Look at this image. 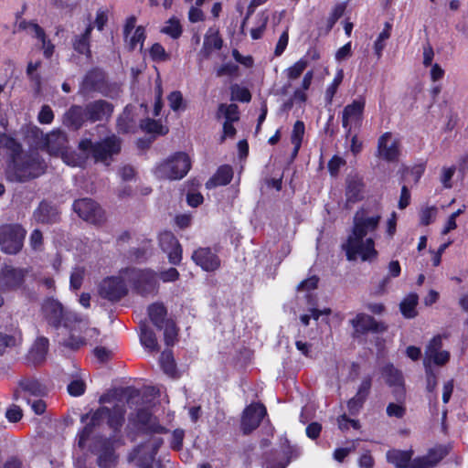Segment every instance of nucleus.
Listing matches in <instances>:
<instances>
[{
	"label": "nucleus",
	"instance_id": "obj_1",
	"mask_svg": "<svg viewBox=\"0 0 468 468\" xmlns=\"http://www.w3.org/2000/svg\"><path fill=\"white\" fill-rule=\"evenodd\" d=\"M412 453V451L390 450L387 452V460L397 468H432L448 453V450L443 446L431 449L427 455L415 459L409 466Z\"/></svg>",
	"mask_w": 468,
	"mask_h": 468
},
{
	"label": "nucleus",
	"instance_id": "obj_2",
	"mask_svg": "<svg viewBox=\"0 0 468 468\" xmlns=\"http://www.w3.org/2000/svg\"><path fill=\"white\" fill-rule=\"evenodd\" d=\"M43 315L47 323L56 329L63 327L68 332L80 326L82 317L77 313L65 308L58 300L47 299L42 305Z\"/></svg>",
	"mask_w": 468,
	"mask_h": 468
},
{
	"label": "nucleus",
	"instance_id": "obj_3",
	"mask_svg": "<svg viewBox=\"0 0 468 468\" xmlns=\"http://www.w3.org/2000/svg\"><path fill=\"white\" fill-rule=\"evenodd\" d=\"M341 247L349 261L360 260L361 261L371 262L377 260L378 256L373 237H363L350 232Z\"/></svg>",
	"mask_w": 468,
	"mask_h": 468
},
{
	"label": "nucleus",
	"instance_id": "obj_4",
	"mask_svg": "<svg viewBox=\"0 0 468 468\" xmlns=\"http://www.w3.org/2000/svg\"><path fill=\"white\" fill-rule=\"evenodd\" d=\"M79 147L83 152L90 153L96 162L109 165L112 156L121 151V141L112 134L95 144L90 139H84L80 142Z\"/></svg>",
	"mask_w": 468,
	"mask_h": 468
},
{
	"label": "nucleus",
	"instance_id": "obj_5",
	"mask_svg": "<svg viewBox=\"0 0 468 468\" xmlns=\"http://www.w3.org/2000/svg\"><path fill=\"white\" fill-rule=\"evenodd\" d=\"M190 167L189 156L185 153H176L159 164L155 167L154 175L161 179L178 180L187 174Z\"/></svg>",
	"mask_w": 468,
	"mask_h": 468
},
{
	"label": "nucleus",
	"instance_id": "obj_6",
	"mask_svg": "<svg viewBox=\"0 0 468 468\" xmlns=\"http://www.w3.org/2000/svg\"><path fill=\"white\" fill-rule=\"evenodd\" d=\"M27 230L19 224L0 226V247L6 254H16L23 247Z\"/></svg>",
	"mask_w": 468,
	"mask_h": 468
},
{
	"label": "nucleus",
	"instance_id": "obj_7",
	"mask_svg": "<svg viewBox=\"0 0 468 468\" xmlns=\"http://www.w3.org/2000/svg\"><path fill=\"white\" fill-rule=\"evenodd\" d=\"M381 218L382 215L378 211L358 210L354 215L351 232L363 237L374 238Z\"/></svg>",
	"mask_w": 468,
	"mask_h": 468
},
{
	"label": "nucleus",
	"instance_id": "obj_8",
	"mask_svg": "<svg viewBox=\"0 0 468 468\" xmlns=\"http://www.w3.org/2000/svg\"><path fill=\"white\" fill-rule=\"evenodd\" d=\"M14 164L16 176L20 181L37 177L45 170V165L37 154L15 157Z\"/></svg>",
	"mask_w": 468,
	"mask_h": 468
},
{
	"label": "nucleus",
	"instance_id": "obj_9",
	"mask_svg": "<svg viewBox=\"0 0 468 468\" xmlns=\"http://www.w3.org/2000/svg\"><path fill=\"white\" fill-rule=\"evenodd\" d=\"M129 279L136 292L142 296L154 294L157 292V275L151 270H132L128 271Z\"/></svg>",
	"mask_w": 468,
	"mask_h": 468
},
{
	"label": "nucleus",
	"instance_id": "obj_10",
	"mask_svg": "<svg viewBox=\"0 0 468 468\" xmlns=\"http://www.w3.org/2000/svg\"><path fill=\"white\" fill-rule=\"evenodd\" d=\"M99 331L94 327H87V322L82 318L80 326L75 324V329L69 332V337L63 338L59 343L70 349H78L89 341L96 340Z\"/></svg>",
	"mask_w": 468,
	"mask_h": 468
},
{
	"label": "nucleus",
	"instance_id": "obj_11",
	"mask_svg": "<svg viewBox=\"0 0 468 468\" xmlns=\"http://www.w3.org/2000/svg\"><path fill=\"white\" fill-rule=\"evenodd\" d=\"M162 444L160 438H151L145 443L140 445L129 456L131 462H134L140 468H152L154 456Z\"/></svg>",
	"mask_w": 468,
	"mask_h": 468
},
{
	"label": "nucleus",
	"instance_id": "obj_12",
	"mask_svg": "<svg viewBox=\"0 0 468 468\" xmlns=\"http://www.w3.org/2000/svg\"><path fill=\"white\" fill-rule=\"evenodd\" d=\"M127 292L125 282L120 276L107 277L98 286L100 296L111 302L119 301L127 294Z\"/></svg>",
	"mask_w": 468,
	"mask_h": 468
},
{
	"label": "nucleus",
	"instance_id": "obj_13",
	"mask_svg": "<svg viewBox=\"0 0 468 468\" xmlns=\"http://www.w3.org/2000/svg\"><path fill=\"white\" fill-rule=\"evenodd\" d=\"M442 340L441 335H435L427 345L424 352L423 366L431 367V365L444 366L450 360V352L441 350Z\"/></svg>",
	"mask_w": 468,
	"mask_h": 468
},
{
	"label": "nucleus",
	"instance_id": "obj_14",
	"mask_svg": "<svg viewBox=\"0 0 468 468\" xmlns=\"http://www.w3.org/2000/svg\"><path fill=\"white\" fill-rule=\"evenodd\" d=\"M124 41L130 50L137 48L142 50L145 40V29L144 27H136V17L129 16L123 26Z\"/></svg>",
	"mask_w": 468,
	"mask_h": 468
},
{
	"label": "nucleus",
	"instance_id": "obj_15",
	"mask_svg": "<svg viewBox=\"0 0 468 468\" xmlns=\"http://www.w3.org/2000/svg\"><path fill=\"white\" fill-rule=\"evenodd\" d=\"M366 105V100L359 97L345 106L342 112V125L350 134L353 126L360 124Z\"/></svg>",
	"mask_w": 468,
	"mask_h": 468
},
{
	"label": "nucleus",
	"instance_id": "obj_16",
	"mask_svg": "<svg viewBox=\"0 0 468 468\" xmlns=\"http://www.w3.org/2000/svg\"><path fill=\"white\" fill-rule=\"evenodd\" d=\"M73 208L81 218L90 223L98 224L104 219L103 210L90 198L76 200Z\"/></svg>",
	"mask_w": 468,
	"mask_h": 468
},
{
	"label": "nucleus",
	"instance_id": "obj_17",
	"mask_svg": "<svg viewBox=\"0 0 468 468\" xmlns=\"http://www.w3.org/2000/svg\"><path fill=\"white\" fill-rule=\"evenodd\" d=\"M192 261L203 271L211 272L220 268V259L209 247H199L191 255Z\"/></svg>",
	"mask_w": 468,
	"mask_h": 468
},
{
	"label": "nucleus",
	"instance_id": "obj_18",
	"mask_svg": "<svg viewBox=\"0 0 468 468\" xmlns=\"http://www.w3.org/2000/svg\"><path fill=\"white\" fill-rule=\"evenodd\" d=\"M106 415H109V408L101 407L96 411L92 412L90 415L87 414L81 417V422L85 423V426L78 435L79 447H84L86 441L92 433L93 428L105 420Z\"/></svg>",
	"mask_w": 468,
	"mask_h": 468
},
{
	"label": "nucleus",
	"instance_id": "obj_19",
	"mask_svg": "<svg viewBox=\"0 0 468 468\" xmlns=\"http://www.w3.org/2000/svg\"><path fill=\"white\" fill-rule=\"evenodd\" d=\"M47 394L46 387L34 378H23L18 381L17 388L14 391V399H29L28 396L42 397Z\"/></svg>",
	"mask_w": 468,
	"mask_h": 468
},
{
	"label": "nucleus",
	"instance_id": "obj_20",
	"mask_svg": "<svg viewBox=\"0 0 468 468\" xmlns=\"http://www.w3.org/2000/svg\"><path fill=\"white\" fill-rule=\"evenodd\" d=\"M34 133L37 136L38 133L41 135V146L47 149L50 154L55 155L60 153L62 154L67 146L68 140L66 133L60 130H56L44 135L38 128H35Z\"/></svg>",
	"mask_w": 468,
	"mask_h": 468
},
{
	"label": "nucleus",
	"instance_id": "obj_21",
	"mask_svg": "<svg viewBox=\"0 0 468 468\" xmlns=\"http://www.w3.org/2000/svg\"><path fill=\"white\" fill-rule=\"evenodd\" d=\"M266 408L260 403H252L248 406L242 415L241 430L244 434L254 431L261 423L262 418L266 415Z\"/></svg>",
	"mask_w": 468,
	"mask_h": 468
},
{
	"label": "nucleus",
	"instance_id": "obj_22",
	"mask_svg": "<svg viewBox=\"0 0 468 468\" xmlns=\"http://www.w3.org/2000/svg\"><path fill=\"white\" fill-rule=\"evenodd\" d=\"M159 245L162 250L167 254L168 261L171 264H180L182 261V248L177 239L172 232H162L159 235Z\"/></svg>",
	"mask_w": 468,
	"mask_h": 468
},
{
	"label": "nucleus",
	"instance_id": "obj_23",
	"mask_svg": "<svg viewBox=\"0 0 468 468\" xmlns=\"http://www.w3.org/2000/svg\"><path fill=\"white\" fill-rule=\"evenodd\" d=\"M377 154L388 162L398 161L399 142L390 133H385L378 138Z\"/></svg>",
	"mask_w": 468,
	"mask_h": 468
},
{
	"label": "nucleus",
	"instance_id": "obj_24",
	"mask_svg": "<svg viewBox=\"0 0 468 468\" xmlns=\"http://www.w3.org/2000/svg\"><path fill=\"white\" fill-rule=\"evenodd\" d=\"M356 335H364L368 332L380 333L386 331L387 327L383 323L376 321L372 316L366 314H357L350 320Z\"/></svg>",
	"mask_w": 468,
	"mask_h": 468
},
{
	"label": "nucleus",
	"instance_id": "obj_25",
	"mask_svg": "<svg viewBox=\"0 0 468 468\" xmlns=\"http://www.w3.org/2000/svg\"><path fill=\"white\" fill-rule=\"evenodd\" d=\"M26 270L5 266L2 270L0 286L4 291H15L19 289L25 281Z\"/></svg>",
	"mask_w": 468,
	"mask_h": 468
},
{
	"label": "nucleus",
	"instance_id": "obj_26",
	"mask_svg": "<svg viewBox=\"0 0 468 468\" xmlns=\"http://www.w3.org/2000/svg\"><path fill=\"white\" fill-rule=\"evenodd\" d=\"M112 112L113 106L104 100L94 101L86 105V115L91 122L109 119Z\"/></svg>",
	"mask_w": 468,
	"mask_h": 468
},
{
	"label": "nucleus",
	"instance_id": "obj_27",
	"mask_svg": "<svg viewBox=\"0 0 468 468\" xmlns=\"http://www.w3.org/2000/svg\"><path fill=\"white\" fill-rule=\"evenodd\" d=\"M382 374L386 382L393 388L396 399L405 398L404 381L401 373L392 365H388L383 368Z\"/></svg>",
	"mask_w": 468,
	"mask_h": 468
},
{
	"label": "nucleus",
	"instance_id": "obj_28",
	"mask_svg": "<svg viewBox=\"0 0 468 468\" xmlns=\"http://www.w3.org/2000/svg\"><path fill=\"white\" fill-rule=\"evenodd\" d=\"M222 45L223 40L218 30L210 27L204 37L203 46L199 51L200 58L203 59L209 58L214 51L219 50L222 48Z\"/></svg>",
	"mask_w": 468,
	"mask_h": 468
},
{
	"label": "nucleus",
	"instance_id": "obj_29",
	"mask_svg": "<svg viewBox=\"0 0 468 468\" xmlns=\"http://www.w3.org/2000/svg\"><path fill=\"white\" fill-rule=\"evenodd\" d=\"M371 384V377L367 376L362 379L356 395L347 402V407L351 413H356L362 408L363 404L368 397Z\"/></svg>",
	"mask_w": 468,
	"mask_h": 468
},
{
	"label": "nucleus",
	"instance_id": "obj_30",
	"mask_svg": "<svg viewBox=\"0 0 468 468\" xmlns=\"http://www.w3.org/2000/svg\"><path fill=\"white\" fill-rule=\"evenodd\" d=\"M34 219L41 224H52L59 219V213L57 207L47 202H41L34 211Z\"/></svg>",
	"mask_w": 468,
	"mask_h": 468
},
{
	"label": "nucleus",
	"instance_id": "obj_31",
	"mask_svg": "<svg viewBox=\"0 0 468 468\" xmlns=\"http://www.w3.org/2000/svg\"><path fill=\"white\" fill-rule=\"evenodd\" d=\"M92 30L93 26L89 24L82 33L76 35L72 39V47L74 50L80 54L86 55L88 58H90L91 55L90 48V39Z\"/></svg>",
	"mask_w": 468,
	"mask_h": 468
},
{
	"label": "nucleus",
	"instance_id": "obj_32",
	"mask_svg": "<svg viewBox=\"0 0 468 468\" xmlns=\"http://www.w3.org/2000/svg\"><path fill=\"white\" fill-rule=\"evenodd\" d=\"M89 121L86 115V106L74 105L65 114V122L74 129L80 128L85 122Z\"/></svg>",
	"mask_w": 468,
	"mask_h": 468
},
{
	"label": "nucleus",
	"instance_id": "obj_33",
	"mask_svg": "<svg viewBox=\"0 0 468 468\" xmlns=\"http://www.w3.org/2000/svg\"><path fill=\"white\" fill-rule=\"evenodd\" d=\"M233 177V170L229 165H221L216 174L206 183L207 188L228 185Z\"/></svg>",
	"mask_w": 468,
	"mask_h": 468
},
{
	"label": "nucleus",
	"instance_id": "obj_34",
	"mask_svg": "<svg viewBox=\"0 0 468 468\" xmlns=\"http://www.w3.org/2000/svg\"><path fill=\"white\" fill-rule=\"evenodd\" d=\"M363 182L357 176H349L346 179V198L348 202H356L362 197Z\"/></svg>",
	"mask_w": 468,
	"mask_h": 468
},
{
	"label": "nucleus",
	"instance_id": "obj_35",
	"mask_svg": "<svg viewBox=\"0 0 468 468\" xmlns=\"http://www.w3.org/2000/svg\"><path fill=\"white\" fill-rule=\"evenodd\" d=\"M48 349V340L46 337H38L32 346L28 357L34 364H39L45 360Z\"/></svg>",
	"mask_w": 468,
	"mask_h": 468
},
{
	"label": "nucleus",
	"instance_id": "obj_36",
	"mask_svg": "<svg viewBox=\"0 0 468 468\" xmlns=\"http://www.w3.org/2000/svg\"><path fill=\"white\" fill-rule=\"evenodd\" d=\"M148 314L152 323L159 329H163L164 324L168 322L165 319L166 310L162 303H153L148 307Z\"/></svg>",
	"mask_w": 468,
	"mask_h": 468
},
{
	"label": "nucleus",
	"instance_id": "obj_37",
	"mask_svg": "<svg viewBox=\"0 0 468 468\" xmlns=\"http://www.w3.org/2000/svg\"><path fill=\"white\" fill-rule=\"evenodd\" d=\"M140 342L149 351H157L158 344L154 333L145 324H140Z\"/></svg>",
	"mask_w": 468,
	"mask_h": 468
},
{
	"label": "nucleus",
	"instance_id": "obj_38",
	"mask_svg": "<svg viewBox=\"0 0 468 468\" xmlns=\"http://www.w3.org/2000/svg\"><path fill=\"white\" fill-rule=\"evenodd\" d=\"M305 126L303 122L297 121L295 122L292 134H291V142L293 144L292 150V157H295L298 154V152L302 145V141L304 135Z\"/></svg>",
	"mask_w": 468,
	"mask_h": 468
},
{
	"label": "nucleus",
	"instance_id": "obj_39",
	"mask_svg": "<svg viewBox=\"0 0 468 468\" xmlns=\"http://www.w3.org/2000/svg\"><path fill=\"white\" fill-rule=\"evenodd\" d=\"M21 341L22 335L17 330L12 334H3L0 332V356H2L7 348L18 346Z\"/></svg>",
	"mask_w": 468,
	"mask_h": 468
},
{
	"label": "nucleus",
	"instance_id": "obj_40",
	"mask_svg": "<svg viewBox=\"0 0 468 468\" xmlns=\"http://www.w3.org/2000/svg\"><path fill=\"white\" fill-rule=\"evenodd\" d=\"M419 297L416 293H410L400 303V311L406 318H413L416 316V306L418 304Z\"/></svg>",
	"mask_w": 468,
	"mask_h": 468
},
{
	"label": "nucleus",
	"instance_id": "obj_41",
	"mask_svg": "<svg viewBox=\"0 0 468 468\" xmlns=\"http://www.w3.org/2000/svg\"><path fill=\"white\" fill-rule=\"evenodd\" d=\"M138 421L146 426L148 430L154 432H162L163 427L157 422L156 419L147 410H142L137 414Z\"/></svg>",
	"mask_w": 468,
	"mask_h": 468
},
{
	"label": "nucleus",
	"instance_id": "obj_42",
	"mask_svg": "<svg viewBox=\"0 0 468 468\" xmlns=\"http://www.w3.org/2000/svg\"><path fill=\"white\" fill-rule=\"evenodd\" d=\"M107 423L113 430H118L124 420V409L122 406H115L112 410L109 409V415L105 416Z\"/></svg>",
	"mask_w": 468,
	"mask_h": 468
},
{
	"label": "nucleus",
	"instance_id": "obj_43",
	"mask_svg": "<svg viewBox=\"0 0 468 468\" xmlns=\"http://www.w3.org/2000/svg\"><path fill=\"white\" fill-rule=\"evenodd\" d=\"M141 128L148 133L163 135L168 132V129L162 125L158 121L145 119L141 122Z\"/></svg>",
	"mask_w": 468,
	"mask_h": 468
},
{
	"label": "nucleus",
	"instance_id": "obj_44",
	"mask_svg": "<svg viewBox=\"0 0 468 468\" xmlns=\"http://www.w3.org/2000/svg\"><path fill=\"white\" fill-rule=\"evenodd\" d=\"M390 31L391 25L389 23H386L384 29L379 33L374 43V50L378 58L382 56V51L386 47V41L390 37Z\"/></svg>",
	"mask_w": 468,
	"mask_h": 468
},
{
	"label": "nucleus",
	"instance_id": "obj_45",
	"mask_svg": "<svg viewBox=\"0 0 468 468\" xmlns=\"http://www.w3.org/2000/svg\"><path fill=\"white\" fill-rule=\"evenodd\" d=\"M218 117L221 115L225 118V121H229V122H235L239 121V109L236 104H220L218 107Z\"/></svg>",
	"mask_w": 468,
	"mask_h": 468
},
{
	"label": "nucleus",
	"instance_id": "obj_46",
	"mask_svg": "<svg viewBox=\"0 0 468 468\" xmlns=\"http://www.w3.org/2000/svg\"><path fill=\"white\" fill-rule=\"evenodd\" d=\"M116 456L112 448L102 449L98 457V464L101 468H112L116 464Z\"/></svg>",
	"mask_w": 468,
	"mask_h": 468
},
{
	"label": "nucleus",
	"instance_id": "obj_47",
	"mask_svg": "<svg viewBox=\"0 0 468 468\" xmlns=\"http://www.w3.org/2000/svg\"><path fill=\"white\" fill-rule=\"evenodd\" d=\"M308 61L305 58H300L293 65L285 69L284 73L288 80H297L305 70Z\"/></svg>",
	"mask_w": 468,
	"mask_h": 468
},
{
	"label": "nucleus",
	"instance_id": "obj_48",
	"mask_svg": "<svg viewBox=\"0 0 468 468\" xmlns=\"http://www.w3.org/2000/svg\"><path fill=\"white\" fill-rule=\"evenodd\" d=\"M160 365L166 375L170 377H174L176 375V365L170 351L165 350L162 352L160 356Z\"/></svg>",
	"mask_w": 468,
	"mask_h": 468
},
{
	"label": "nucleus",
	"instance_id": "obj_49",
	"mask_svg": "<svg viewBox=\"0 0 468 468\" xmlns=\"http://www.w3.org/2000/svg\"><path fill=\"white\" fill-rule=\"evenodd\" d=\"M343 79H344V71H343V69H338L333 81L327 87V89L325 90L324 97L328 103H332L333 98L335 95L339 85L343 81Z\"/></svg>",
	"mask_w": 468,
	"mask_h": 468
},
{
	"label": "nucleus",
	"instance_id": "obj_50",
	"mask_svg": "<svg viewBox=\"0 0 468 468\" xmlns=\"http://www.w3.org/2000/svg\"><path fill=\"white\" fill-rule=\"evenodd\" d=\"M165 35H168L172 38H178L182 34V27L179 20L172 17L165 25L161 30Z\"/></svg>",
	"mask_w": 468,
	"mask_h": 468
},
{
	"label": "nucleus",
	"instance_id": "obj_51",
	"mask_svg": "<svg viewBox=\"0 0 468 468\" xmlns=\"http://www.w3.org/2000/svg\"><path fill=\"white\" fill-rule=\"evenodd\" d=\"M149 54L151 58L155 62L167 61L170 58L169 54L165 51V48L159 44L154 43L152 45Z\"/></svg>",
	"mask_w": 468,
	"mask_h": 468
},
{
	"label": "nucleus",
	"instance_id": "obj_52",
	"mask_svg": "<svg viewBox=\"0 0 468 468\" xmlns=\"http://www.w3.org/2000/svg\"><path fill=\"white\" fill-rule=\"evenodd\" d=\"M403 399L404 398L397 399L398 403H389L387 406L386 412L388 417H395L398 419H401L404 417V415L406 414V407L402 402Z\"/></svg>",
	"mask_w": 468,
	"mask_h": 468
},
{
	"label": "nucleus",
	"instance_id": "obj_53",
	"mask_svg": "<svg viewBox=\"0 0 468 468\" xmlns=\"http://www.w3.org/2000/svg\"><path fill=\"white\" fill-rule=\"evenodd\" d=\"M84 276L85 269L80 266L75 267L70 274V288L73 290H79L81 287Z\"/></svg>",
	"mask_w": 468,
	"mask_h": 468
},
{
	"label": "nucleus",
	"instance_id": "obj_54",
	"mask_svg": "<svg viewBox=\"0 0 468 468\" xmlns=\"http://www.w3.org/2000/svg\"><path fill=\"white\" fill-rule=\"evenodd\" d=\"M19 27L27 30L29 34L38 39H44L45 32L37 24L23 21L19 24Z\"/></svg>",
	"mask_w": 468,
	"mask_h": 468
},
{
	"label": "nucleus",
	"instance_id": "obj_55",
	"mask_svg": "<svg viewBox=\"0 0 468 468\" xmlns=\"http://www.w3.org/2000/svg\"><path fill=\"white\" fill-rule=\"evenodd\" d=\"M164 335H165V341L167 346L173 345L174 341L176 337L177 332L176 325L173 322L168 321L165 324H164Z\"/></svg>",
	"mask_w": 468,
	"mask_h": 468
},
{
	"label": "nucleus",
	"instance_id": "obj_56",
	"mask_svg": "<svg viewBox=\"0 0 468 468\" xmlns=\"http://www.w3.org/2000/svg\"><path fill=\"white\" fill-rule=\"evenodd\" d=\"M437 215V208L435 207H427L420 211V223L422 225H429L431 223Z\"/></svg>",
	"mask_w": 468,
	"mask_h": 468
},
{
	"label": "nucleus",
	"instance_id": "obj_57",
	"mask_svg": "<svg viewBox=\"0 0 468 468\" xmlns=\"http://www.w3.org/2000/svg\"><path fill=\"white\" fill-rule=\"evenodd\" d=\"M86 385L80 379L72 380L68 385V391L71 396L78 397L84 393Z\"/></svg>",
	"mask_w": 468,
	"mask_h": 468
},
{
	"label": "nucleus",
	"instance_id": "obj_58",
	"mask_svg": "<svg viewBox=\"0 0 468 468\" xmlns=\"http://www.w3.org/2000/svg\"><path fill=\"white\" fill-rule=\"evenodd\" d=\"M426 376V389L428 392H433L437 387V376L431 367H424Z\"/></svg>",
	"mask_w": 468,
	"mask_h": 468
},
{
	"label": "nucleus",
	"instance_id": "obj_59",
	"mask_svg": "<svg viewBox=\"0 0 468 468\" xmlns=\"http://www.w3.org/2000/svg\"><path fill=\"white\" fill-rule=\"evenodd\" d=\"M29 244L34 250H41L43 248V235L39 229H34L29 237Z\"/></svg>",
	"mask_w": 468,
	"mask_h": 468
},
{
	"label": "nucleus",
	"instance_id": "obj_60",
	"mask_svg": "<svg viewBox=\"0 0 468 468\" xmlns=\"http://www.w3.org/2000/svg\"><path fill=\"white\" fill-rule=\"evenodd\" d=\"M38 122L43 124H49L52 122L54 119V114L51 110V108L48 105L42 106L38 116H37Z\"/></svg>",
	"mask_w": 468,
	"mask_h": 468
},
{
	"label": "nucleus",
	"instance_id": "obj_61",
	"mask_svg": "<svg viewBox=\"0 0 468 468\" xmlns=\"http://www.w3.org/2000/svg\"><path fill=\"white\" fill-rule=\"evenodd\" d=\"M346 164V161L338 156L335 155L328 162V170L333 176H335L338 174L339 169Z\"/></svg>",
	"mask_w": 468,
	"mask_h": 468
},
{
	"label": "nucleus",
	"instance_id": "obj_62",
	"mask_svg": "<svg viewBox=\"0 0 468 468\" xmlns=\"http://www.w3.org/2000/svg\"><path fill=\"white\" fill-rule=\"evenodd\" d=\"M159 278L164 282H173L178 280L179 272L176 268H169L159 273Z\"/></svg>",
	"mask_w": 468,
	"mask_h": 468
},
{
	"label": "nucleus",
	"instance_id": "obj_63",
	"mask_svg": "<svg viewBox=\"0 0 468 468\" xmlns=\"http://www.w3.org/2000/svg\"><path fill=\"white\" fill-rule=\"evenodd\" d=\"M338 427L340 430L345 431L352 426L354 429L358 430L360 428V424L356 420H350L346 415H341L337 419Z\"/></svg>",
	"mask_w": 468,
	"mask_h": 468
},
{
	"label": "nucleus",
	"instance_id": "obj_64",
	"mask_svg": "<svg viewBox=\"0 0 468 468\" xmlns=\"http://www.w3.org/2000/svg\"><path fill=\"white\" fill-rule=\"evenodd\" d=\"M23 416L22 410L16 406L13 405L6 410L5 417L10 422H17L21 420Z\"/></svg>",
	"mask_w": 468,
	"mask_h": 468
}]
</instances>
